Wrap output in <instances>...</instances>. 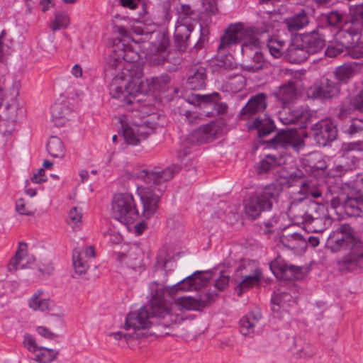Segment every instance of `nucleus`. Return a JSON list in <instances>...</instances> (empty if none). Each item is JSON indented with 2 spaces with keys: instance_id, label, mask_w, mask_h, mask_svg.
I'll return each mask as SVG.
<instances>
[{
  "instance_id": "obj_1",
  "label": "nucleus",
  "mask_w": 363,
  "mask_h": 363,
  "mask_svg": "<svg viewBox=\"0 0 363 363\" xmlns=\"http://www.w3.org/2000/svg\"><path fill=\"white\" fill-rule=\"evenodd\" d=\"M113 52L107 62V67L121 70V72L112 79L109 86L110 94L116 99L123 97V104H135L137 95L147 91L146 82L143 79L142 67L131 63L137 60V53L121 40L115 45ZM140 100H137V102Z\"/></svg>"
},
{
  "instance_id": "obj_2",
  "label": "nucleus",
  "mask_w": 363,
  "mask_h": 363,
  "mask_svg": "<svg viewBox=\"0 0 363 363\" xmlns=\"http://www.w3.org/2000/svg\"><path fill=\"white\" fill-rule=\"evenodd\" d=\"M180 169L181 166L174 164L162 170L157 167L152 169L138 168L134 169L131 173H127L129 178L138 179L147 184H152L151 186H140L137 189L143 204L142 216L144 218L150 219L156 213L159 201L165 189L162 184L172 179Z\"/></svg>"
},
{
  "instance_id": "obj_3",
  "label": "nucleus",
  "mask_w": 363,
  "mask_h": 363,
  "mask_svg": "<svg viewBox=\"0 0 363 363\" xmlns=\"http://www.w3.org/2000/svg\"><path fill=\"white\" fill-rule=\"evenodd\" d=\"M326 247L333 252L349 250V252L337 260L339 270L352 272L363 268V242L354 237L352 228L345 223L330 235Z\"/></svg>"
},
{
  "instance_id": "obj_4",
  "label": "nucleus",
  "mask_w": 363,
  "mask_h": 363,
  "mask_svg": "<svg viewBox=\"0 0 363 363\" xmlns=\"http://www.w3.org/2000/svg\"><path fill=\"white\" fill-rule=\"evenodd\" d=\"M19 94L18 84L9 79L0 84V133L11 135L20 116L23 113L17 98Z\"/></svg>"
},
{
  "instance_id": "obj_5",
  "label": "nucleus",
  "mask_w": 363,
  "mask_h": 363,
  "mask_svg": "<svg viewBox=\"0 0 363 363\" xmlns=\"http://www.w3.org/2000/svg\"><path fill=\"white\" fill-rule=\"evenodd\" d=\"M269 143L275 150H280L279 155L269 154L262 160L257 166L259 174H264L277 166H281L286 162L284 150L294 149L298 152L305 146L304 140L294 130L279 131L277 135L269 141Z\"/></svg>"
},
{
  "instance_id": "obj_6",
  "label": "nucleus",
  "mask_w": 363,
  "mask_h": 363,
  "mask_svg": "<svg viewBox=\"0 0 363 363\" xmlns=\"http://www.w3.org/2000/svg\"><path fill=\"white\" fill-rule=\"evenodd\" d=\"M272 30V26L264 25L260 27L246 28L242 23L231 24L225 30L220 38L218 47L219 50H225L233 45L242 42L241 50L242 54H248L252 46L258 45V38L264 37Z\"/></svg>"
},
{
  "instance_id": "obj_7",
  "label": "nucleus",
  "mask_w": 363,
  "mask_h": 363,
  "mask_svg": "<svg viewBox=\"0 0 363 363\" xmlns=\"http://www.w3.org/2000/svg\"><path fill=\"white\" fill-rule=\"evenodd\" d=\"M327 203L333 208L342 206L345 213L349 216H363V196L350 185L342 188L337 186L327 187L324 195Z\"/></svg>"
},
{
  "instance_id": "obj_8",
  "label": "nucleus",
  "mask_w": 363,
  "mask_h": 363,
  "mask_svg": "<svg viewBox=\"0 0 363 363\" xmlns=\"http://www.w3.org/2000/svg\"><path fill=\"white\" fill-rule=\"evenodd\" d=\"M134 33L140 36L134 40L141 41L143 47L147 50L145 57L150 65H160L167 62L169 54V42L164 33L159 30L148 32L141 27L135 28Z\"/></svg>"
},
{
  "instance_id": "obj_9",
  "label": "nucleus",
  "mask_w": 363,
  "mask_h": 363,
  "mask_svg": "<svg viewBox=\"0 0 363 363\" xmlns=\"http://www.w3.org/2000/svg\"><path fill=\"white\" fill-rule=\"evenodd\" d=\"M281 191V188L279 184L267 185L246 201L245 214L253 220L256 219L262 211L272 208L273 203L277 200Z\"/></svg>"
},
{
  "instance_id": "obj_10",
  "label": "nucleus",
  "mask_w": 363,
  "mask_h": 363,
  "mask_svg": "<svg viewBox=\"0 0 363 363\" xmlns=\"http://www.w3.org/2000/svg\"><path fill=\"white\" fill-rule=\"evenodd\" d=\"M133 196L131 194L124 193L113 196L111 206L112 218L123 224L133 223L138 218Z\"/></svg>"
},
{
  "instance_id": "obj_11",
  "label": "nucleus",
  "mask_w": 363,
  "mask_h": 363,
  "mask_svg": "<svg viewBox=\"0 0 363 363\" xmlns=\"http://www.w3.org/2000/svg\"><path fill=\"white\" fill-rule=\"evenodd\" d=\"M148 311L152 325L167 328L180 320V317L174 311V305L164 299H152Z\"/></svg>"
},
{
  "instance_id": "obj_12",
  "label": "nucleus",
  "mask_w": 363,
  "mask_h": 363,
  "mask_svg": "<svg viewBox=\"0 0 363 363\" xmlns=\"http://www.w3.org/2000/svg\"><path fill=\"white\" fill-rule=\"evenodd\" d=\"M218 133V125L215 122L201 125L190 133L181 143V150L177 155L179 160L182 161L189 154V145L208 143L214 139Z\"/></svg>"
},
{
  "instance_id": "obj_13",
  "label": "nucleus",
  "mask_w": 363,
  "mask_h": 363,
  "mask_svg": "<svg viewBox=\"0 0 363 363\" xmlns=\"http://www.w3.org/2000/svg\"><path fill=\"white\" fill-rule=\"evenodd\" d=\"M184 23H178L174 30V40L178 44L179 49L184 50L187 45L190 43L191 38L196 49H201L203 44L208 40V29L199 25V38L197 40V35L194 38L191 35L194 30L192 24L187 25V21L185 19Z\"/></svg>"
},
{
  "instance_id": "obj_14",
  "label": "nucleus",
  "mask_w": 363,
  "mask_h": 363,
  "mask_svg": "<svg viewBox=\"0 0 363 363\" xmlns=\"http://www.w3.org/2000/svg\"><path fill=\"white\" fill-rule=\"evenodd\" d=\"M152 320L150 318V313L146 307H141L138 310L131 311L126 315L124 329L130 331L135 339L144 335V330L150 328Z\"/></svg>"
},
{
  "instance_id": "obj_15",
  "label": "nucleus",
  "mask_w": 363,
  "mask_h": 363,
  "mask_svg": "<svg viewBox=\"0 0 363 363\" xmlns=\"http://www.w3.org/2000/svg\"><path fill=\"white\" fill-rule=\"evenodd\" d=\"M212 277L211 271H196L172 286H166L164 291L172 295L176 291L199 290L206 286Z\"/></svg>"
},
{
  "instance_id": "obj_16",
  "label": "nucleus",
  "mask_w": 363,
  "mask_h": 363,
  "mask_svg": "<svg viewBox=\"0 0 363 363\" xmlns=\"http://www.w3.org/2000/svg\"><path fill=\"white\" fill-rule=\"evenodd\" d=\"M340 91V84L335 79L322 78L307 90V96L311 99H330Z\"/></svg>"
},
{
  "instance_id": "obj_17",
  "label": "nucleus",
  "mask_w": 363,
  "mask_h": 363,
  "mask_svg": "<svg viewBox=\"0 0 363 363\" xmlns=\"http://www.w3.org/2000/svg\"><path fill=\"white\" fill-rule=\"evenodd\" d=\"M313 137L320 146H326L335 140L337 135V130L333 121L321 120L312 127Z\"/></svg>"
},
{
  "instance_id": "obj_18",
  "label": "nucleus",
  "mask_w": 363,
  "mask_h": 363,
  "mask_svg": "<svg viewBox=\"0 0 363 363\" xmlns=\"http://www.w3.org/2000/svg\"><path fill=\"white\" fill-rule=\"evenodd\" d=\"M308 205L304 198H289L283 202L282 208L287 216L297 223H303L306 218Z\"/></svg>"
},
{
  "instance_id": "obj_19",
  "label": "nucleus",
  "mask_w": 363,
  "mask_h": 363,
  "mask_svg": "<svg viewBox=\"0 0 363 363\" xmlns=\"http://www.w3.org/2000/svg\"><path fill=\"white\" fill-rule=\"evenodd\" d=\"M217 293L208 292L199 296L198 298L191 296L179 297L175 299L174 303L179 308L184 310H201L214 301Z\"/></svg>"
},
{
  "instance_id": "obj_20",
  "label": "nucleus",
  "mask_w": 363,
  "mask_h": 363,
  "mask_svg": "<svg viewBox=\"0 0 363 363\" xmlns=\"http://www.w3.org/2000/svg\"><path fill=\"white\" fill-rule=\"evenodd\" d=\"M267 95L259 93L250 97L240 113L241 120H249L254 115L259 114L266 109Z\"/></svg>"
},
{
  "instance_id": "obj_21",
  "label": "nucleus",
  "mask_w": 363,
  "mask_h": 363,
  "mask_svg": "<svg viewBox=\"0 0 363 363\" xmlns=\"http://www.w3.org/2000/svg\"><path fill=\"white\" fill-rule=\"evenodd\" d=\"M28 245L26 242H19L18 249L10 259L7 268L9 272H13L18 269L30 267L35 262V257L27 252Z\"/></svg>"
},
{
  "instance_id": "obj_22",
  "label": "nucleus",
  "mask_w": 363,
  "mask_h": 363,
  "mask_svg": "<svg viewBox=\"0 0 363 363\" xmlns=\"http://www.w3.org/2000/svg\"><path fill=\"white\" fill-rule=\"evenodd\" d=\"M337 40L340 42V44L334 45H329L326 50L325 55L329 57H335L339 54L342 53L344 49H351L352 53L354 54V44L357 42L355 40L354 37L352 36L346 32L345 29L343 28L337 33Z\"/></svg>"
},
{
  "instance_id": "obj_23",
  "label": "nucleus",
  "mask_w": 363,
  "mask_h": 363,
  "mask_svg": "<svg viewBox=\"0 0 363 363\" xmlns=\"http://www.w3.org/2000/svg\"><path fill=\"white\" fill-rule=\"evenodd\" d=\"M50 115L51 121L55 125L61 127L69 121L71 110L65 101H57L52 106Z\"/></svg>"
},
{
  "instance_id": "obj_24",
  "label": "nucleus",
  "mask_w": 363,
  "mask_h": 363,
  "mask_svg": "<svg viewBox=\"0 0 363 363\" xmlns=\"http://www.w3.org/2000/svg\"><path fill=\"white\" fill-rule=\"evenodd\" d=\"M284 57L291 63L299 64L308 57V52L303 48L298 37L295 38L284 52Z\"/></svg>"
},
{
  "instance_id": "obj_25",
  "label": "nucleus",
  "mask_w": 363,
  "mask_h": 363,
  "mask_svg": "<svg viewBox=\"0 0 363 363\" xmlns=\"http://www.w3.org/2000/svg\"><path fill=\"white\" fill-rule=\"evenodd\" d=\"M343 28L347 33L354 37L355 40L357 39L359 35H362L363 30V4L354 9L350 21L346 22Z\"/></svg>"
},
{
  "instance_id": "obj_26",
  "label": "nucleus",
  "mask_w": 363,
  "mask_h": 363,
  "mask_svg": "<svg viewBox=\"0 0 363 363\" xmlns=\"http://www.w3.org/2000/svg\"><path fill=\"white\" fill-rule=\"evenodd\" d=\"M263 38L264 37L261 36L258 38V45H257V46H252V48L249 49L248 54H246L247 55H250L251 52H254L253 56L251 57L250 60L245 61L242 65L244 69L247 71L255 72L263 67L264 60L262 53L260 51V48L262 45L264 44Z\"/></svg>"
},
{
  "instance_id": "obj_27",
  "label": "nucleus",
  "mask_w": 363,
  "mask_h": 363,
  "mask_svg": "<svg viewBox=\"0 0 363 363\" xmlns=\"http://www.w3.org/2000/svg\"><path fill=\"white\" fill-rule=\"evenodd\" d=\"M262 318L259 311H253L242 316L240 320V332L245 336L255 334L256 327Z\"/></svg>"
},
{
  "instance_id": "obj_28",
  "label": "nucleus",
  "mask_w": 363,
  "mask_h": 363,
  "mask_svg": "<svg viewBox=\"0 0 363 363\" xmlns=\"http://www.w3.org/2000/svg\"><path fill=\"white\" fill-rule=\"evenodd\" d=\"M304 49L309 56L321 50L324 45V40L316 33H309L298 37Z\"/></svg>"
},
{
  "instance_id": "obj_29",
  "label": "nucleus",
  "mask_w": 363,
  "mask_h": 363,
  "mask_svg": "<svg viewBox=\"0 0 363 363\" xmlns=\"http://www.w3.org/2000/svg\"><path fill=\"white\" fill-rule=\"evenodd\" d=\"M206 70L203 67L199 66L190 69L187 83L191 89H201L206 86Z\"/></svg>"
},
{
  "instance_id": "obj_30",
  "label": "nucleus",
  "mask_w": 363,
  "mask_h": 363,
  "mask_svg": "<svg viewBox=\"0 0 363 363\" xmlns=\"http://www.w3.org/2000/svg\"><path fill=\"white\" fill-rule=\"evenodd\" d=\"M247 128L250 130L257 129L258 136L264 137L271 133L274 129L273 121L269 118H261L257 116L247 122Z\"/></svg>"
},
{
  "instance_id": "obj_31",
  "label": "nucleus",
  "mask_w": 363,
  "mask_h": 363,
  "mask_svg": "<svg viewBox=\"0 0 363 363\" xmlns=\"http://www.w3.org/2000/svg\"><path fill=\"white\" fill-rule=\"evenodd\" d=\"M28 304L33 311L45 312L50 310L52 301L45 297L42 290H38L28 299Z\"/></svg>"
},
{
  "instance_id": "obj_32",
  "label": "nucleus",
  "mask_w": 363,
  "mask_h": 363,
  "mask_svg": "<svg viewBox=\"0 0 363 363\" xmlns=\"http://www.w3.org/2000/svg\"><path fill=\"white\" fill-rule=\"evenodd\" d=\"M117 259L119 262H125L132 269H136L141 265L142 252L138 247L130 248L128 254L119 253Z\"/></svg>"
},
{
  "instance_id": "obj_33",
  "label": "nucleus",
  "mask_w": 363,
  "mask_h": 363,
  "mask_svg": "<svg viewBox=\"0 0 363 363\" xmlns=\"http://www.w3.org/2000/svg\"><path fill=\"white\" fill-rule=\"evenodd\" d=\"M281 242L284 246L291 250L302 249L307 245L306 239L298 233L284 234L281 237Z\"/></svg>"
},
{
  "instance_id": "obj_34",
  "label": "nucleus",
  "mask_w": 363,
  "mask_h": 363,
  "mask_svg": "<svg viewBox=\"0 0 363 363\" xmlns=\"http://www.w3.org/2000/svg\"><path fill=\"white\" fill-rule=\"evenodd\" d=\"M219 94L214 92L209 95L195 94L192 96V100L196 101L201 106V104H213L214 107H217L216 112L218 113H224L226 112L228 106L224 104H218Z\"/></svg>"
},
{
  "instance_id": "obj_35",
  "label": "nucleus",
  "mask_w": 363,
  "mask_h": 363,
  "mask_svg": "<svg viewBox=\"0 0 363 363\" xmlns=\"http://www.w3.org/2000/svg\"><path fill=\"white\" fill-rule=\"evenodd\" d=\"M296 89L294 82L289 81L280 86L274 95L284 104L294 100L296 97Z\"/></svg>"
},
{
  "instance_id": "obj_36",
  "label": "nucleus",
  "mask_w": 363,
  "mask_h": 363,
  "mask_svg": "<svg viewBox=\"0 0 363 363\" xmlns=\"http://www.w3.org/2000/svg\"><path fill=\"white\" fill-rule=\"evenodd\" d=\"M332 223V218L330 216L313 218V219L306 220L303 224L307 230L313 233L323 232Z\"/></svg>"
},
{
  "instance_id": "obj_37",
  "label": "nucleus",
  "mask_w": 363,
  "mask_h": 363,
  "mask_svg": "<svg viewBox=\"0 0 363 363\" xmlns=\"http://www.w3.org/2000/svg\"><path fill=\"white\" fill-rule=\"evenodd\" d=\"M272 30L273 28L272 27V30L267 34L264 35V44L267 43V46L270 54L275 58H279L282 55H284L283 49L285 43L284 40L274 38H269V33Z\"/></svg>"
},
{
  "instance_id": "obj_38",
  "label": "nucleus",
  "mask_w": 363,
  "mask_h": 363,
  "mask_svg": "<svg viewBox=\"0 0 363 363\" xmlns=\"http://www.w3.org/2000/svg\"><path fill=\"white\" fill-rule=\"evenodd\" d=\"M308 22V17L303 11L286 18L284 21L288 30L291 33L303 28Z\"/></svg>"
},
{
  "instance_id": "obj_39",
  "label": "nucleus",
  "mask_w": 363,
  "mask_h": 363,
  "mask_svg": "<svg viewBox=\"0 0 363 363\" xmlns=\"http://www.w3.org/2000/svg\"><path fill=\"white\" fill-rule=\"evenodd\" d=\"M47 151L51 157L62 158L65 154V147L60 138L51 136L47 143Z\"/></svg>"
},
{
  "instance_id": "obj_40",
  "label": "nucleus",
  "mask_w": 363,
  "mask_h": 363,
  "mask_svg": "<svg viewBox=\"0 0 363 363\" xmlns=\"http://www.w3.org/2000/svg\"><path fill=\"white\" fill-rule=\"evenodd\" d=\"M355 73V66L350 64H344L339 66L334 72L335 80L345 84L347 83V82L353 77Z\"/></svg>"
},
{
  "instance_id": "obj_41",
  "label": "nucleus",
  "mask_w": 363,
  "mask_h": 363,
  "mask_svg": "<svg viewBox=\"0 0 363 363\" xmlns=\"http://www.w3.org/2000/svg\"><path fill=\"white\" fill-rule=\"evenodd\" d=\"M290 302L295 303V300L292 298V296L287 292H277L274 294L272 298V310L277 312L280 308H286L289 306Z\"/></svg>"
},
{
  "instance_id": "obj_42",
  "label": "nucleus",
  "mask_w": 363,
  "mask_h": 363,
  "mask_svg": "<svg viewBox=\"0 0 363 363\" xmlns=\"http://www.w3.org/2000/svg\"><path fill=\"white\" fill-rule=\"evenodd\" d=\"M243 279L238 284V295L241 296L242 293L259 282L261 279V272L257 269L252 274L242 275Z\"/></svg>"
},
{
  "instance_id": "obj_43",
  "label": "nucleus",
  "mask_w": 363,
  "mask_h": 363,
  "mask_svg": "<svg viewBox=\"0 0 363 363\" xmlns=\"http://www.w3.org/2000/svg\"><path fill=\"white\" fill-rule=\"evenodd\" d=\"M72 262L74 272L79 275L84 274L89 268V264L85 260L79 249H74L72 254Z\"/></svg>"
},
{
  "instance_id": "obj_44",
  "label": "nucleus",
  "mask_w": 363,
  "mask_h": 363,
  "mask_svg": "<svg viewBox=\"0 0 363 363\" xmlns=\"http://www.w3.org/2000/svg\"><path fill=\"white\" fill-rule=\"evenodd\" d=\"M298 194L302 195V198H304V199L310 196L318 199L321 197L323 190L316 187L312 182L306 181L301 184Z\"/></svg>"
},
{
  "instance_id": "obj_45",
  "label": "nucleus",
  "mask_w": 363,
  "mask_h": 363,
  "mask_svg": "<svg viewBox=\"0 0 363 363\" xmlns=\"http://www.w3.org/2000/svg\"><path fill=\"white\" fill-rule=\"evenodd\" d=\"M135 130L140 137V140L146 139L150 134L153 132L156 127V123L150 121L147 118H144L140 123H133Z\"/></svg>"
},
{
  "instance_id": "obj_46",
  "label": "nucleus",
  "mask_w": 363,
  "mask_h": 363,
  "mask_svg": "<svg viewBox=\"0 0 363 363\" xmlns=\"http://www.w3.org/2000/svg\"><path fill=\"white\" fill-rule=\"evenodd\" d=\"M38 351L39 352L35 355V360L39 363H50L54 361L59 354L56 350L44 347H40Z\"/></svg>"
},
{
  "instance_id": "obj_47",
  "label": "nucleus",
  "mask_w": 363,
  "mask_h": 363,
  "mask_svg": "<svg viewBox=\"0 0 363 363\" xmlns=\"http://www.w3.org/2000/svg\"><path fill=\"white\" fill-rule=\"evenodd\" d=\"M225 84L226 87L228 88L230 91L236 93L241 91L245 87V79L242 74H235L228 77Z\"/></svg>"
},
{
  "instance_id": "obj_48",
  "label": "nucleus",
  "mask_w": 363,
  "mask_h": 363,
  "mask_svg": "<svg viewBox=\"0 0 363 363\" xmlns=\"http://www.w3.org/2000/svg\"><path fill=\"white\" fill-rule=\"evenodd\" d=\"M328 216V210L324 205L318 203H311L308 206L306 220Z\"/></svg>"
},
{
  "instance_id": "obj_49",
  "label": "nucleus",
  "mask_w": 363,
  "mask_h": 363,
  "mask_svg": "<svg viewBox=\"0 0 363 363\" xmlns=\"http://www.w3.org/2000/svg\"><path fill=\"white\" fill-rule=\"evenodd\" d=\"M302 277V269L294 265L285 264L281 268V274L279 278L284 279H298Z\"/></svg>"
},
{
  "instance_id": "obj_50",
  "label": "nucleus",
  "mask_w": 363,
  "mask_h": 363,
  "mask_svg": "<svg viewBox=\"0 0 363 363\" xmlns=\"http://www.w3.org/2000/svg\"><path fill=\"white\" fill-rule=\"evenodd\" d=\"M302 277V269L294 265L285 264L281 268V274L279 278L284 279H298Z\"/></svg>"
},
{
  "instance_id": "obj_51",
  "label": "nucleus",
  "mask_w": 363,
  "mask_h": 363,
  "mask_svg": "<svg viewBox=\"0 0 363 363\" xmlns=\"http://www.w3.org/2000/svg\"><path fill=\"white\" fill-rule=\"evenodd\" d=\"M69 24L68 16L63 12H57L55 14L54 19L50 24V28L52 31L64 29Z\"/></svg>"
},
{
  "instance_id": "obj_52",
  "label": "nucleus",
  "mask_w": 363,
  "mask_h": 363,
  "mask_svg": "<svg viewBox=\"0 0 363 363\" xmlns=\"http://www.w3.org/2000/svg\"><path fill=\"white\" fill-rule=\"evenodd\" d=\"M123 135L125 141L130 145H136L140 142L133 124L131 125H123Z\"/></svg>"
},
{
  "instance_id": "obj_53",
  "label": "nucleus",
  "mask_w": 363,
  "mask_h": 363,
  "mask_svg": "<svg viewBox=\"0 0 363 363\" xmlns=\"http://www.w3.org/2000/svg\"><path fill=\"white\" fill-rule=\"evenodd\" d=\"M296 123H305L311 117L308 110L303 106L294 107L291 108Z\"/></svg>"
},
{
  "instance_id": "obj_54",
  "label": "nucleus",
  "mask_w": 363,
  "mask_h": 363,
  "mask_svg": "<svg viewBox=\"0 0 363 363\" xmlns=\"http://www.w3.org/2000/svg\"><path fill=\"white\" fill-rule=\"evenodd\" d=\"M16 211L20 215L30 216L33 213V210L23 199H19L16 203Z\"/></svg>"
},
{
  "instance_id": "obj_55",
  "label": "nucleus",
  "mask_w": 363,
  "mask_h": 363,
  "mask_svg": "<svg viewBox=\"0 0 363 363\" xmlns=\"http://www.w3.org/2000/svg\"><path fill=\"white\" fill-rule=\"evenodd\" d=\"M279 119L281 122L284 125L294 124L295 118L290 108H284V109L279 112Z\"/></svg>"
},
{
  "instance_id": "obj_56",
  "label": "nucleus",
  "mask_w": 363,
  "mask_h": 363,
  "mask_svg": "<svg viewBox=\"0 0 363 363\" xmlns=\"http://www.w3.org/2000/svg\"><path fill=\"white\" fill-rule=\"evenodd\" d=\"M216 65L220 69H232L235 67V63L233 62L231 55H225L217 60Z\"/></svg>"
},
{
  "instance_id": "obj_57",
  "label": "nucleus",
  "mask_w": 363,
  "mask_h": 363,
  "mask_svg": "<svg viewBox=\"0 0 363 363\" xmlns=\"http://www.w3.org/2000/svg\"><path fill=\"white\" fill-rule=\"evenodd\" d=\"M82 214L77 207H73L69 212V219L70 220L69 224L72 225V228L78 226L82 223Z\"/></svg>"
},
{
  "instance_id": "obj_58",
  "label": "nucleus",
  "mask_w": 363,
  "mask_h": 363,
  "mask_svg": "<svg viewBox=\"0 0 363 363\" xmlns=\"http://www.w3.org/2000/svg\"><path fill=\"white\" fill-rule=\"evenodd\" d=\"M363 131V118H354L351 120L348 133L351 135Z\"/></svg>"
},
{
  "instance_id": "obj_59",
  "label": "nucleus",
  "mask_w": 363,
  "mask_h": 363,
  "mask_svg": "<svg viewBox=\"0 0 363 363\" xmlns=\"http://www.w3.org/2000/svg\"><path fill=\"white\" fill-rule=\"evenodd\" d=\"M5 31L3 30L0 35V62H5L8 56L11 54V48L3 43L2 38Z\"/></svg>"
},
{
  "instance_id": "obj_60",
  "label": "nucleus",
  "mask_w": 363,
  "mask_h": 363,
  "mask_svg": "<svg viewBox=\"0 0 363 363\" xmlns=\"http://www.w3.org/2000/svg\"><path fill=\"white\" fill-rule=\"evenodd\" d=\"M23 345L31 352H37L40 347L38 346L34 337L29 334L25 335Z\"/></svg>"
},
{
  "instance_id": "obj_61",
  "label": "nucleus",
  "mask_w": 363,
  "mask_h": 363,
  "mask_svg": "<svg viewBox=\"0 0 363 363\" xmlns=\"http://www.w3.org/2000/svg\"><path fill=\"white\" fill-rule=\"evenodd\" d=\"M286 264L282 263L280 259H276L269 263V268L272 273L277 277H280L281 274V268L285 267Z\"/></svg>"
},
{
  "instance_id": "obj_62",
  "label": "nucleus",
  "mask_w": 363,
  "mask_h": 363,
  "mask_svg": "<svg viewBox=\"0 0 363 363\" xmlns=\"http://www.w3.org/2000/svg\"><path fill=\"white\" fill-rule=\"evenodd\" d=\"M342 14L337 11H331L327 16V20L330 25L337 26L342 20Z\"/></svg>"
},
{
  "instance_id": "obj_63",
  "label": "nucleus",
  "mask_w": 363,
  "mask_h": 363,
  "mask_svg": "<svg viewBox=\"0 0 363 363\" xmlns=\"http://www.w3.org/2000/svg\"><path fill=\"white\" fill-rule=\"evenodd\" d=\"M351 104L355 110L363 112V89L355 96Z\"/></svg>"
},
{
  "instance_id": "obj_64",
  "label": "nucleus",
  "mask_w": 363,
  "mask_h": 363,
  "mask_svg": "<svg viewBox=\"0 0 363 363\" xmlns=\"http://www.w3.org/2000/svg\"><path fill=\"white\" fill-rule=\"evenodd\" d=\"M359 35L356 43L354 44V57L359 58L363 57V37L361 38Z\"/></svg>"
}]
</instances>
